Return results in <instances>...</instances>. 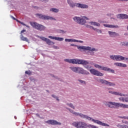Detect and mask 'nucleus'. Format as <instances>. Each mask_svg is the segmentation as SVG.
I'll return each instance as SVG.
<instances>
[{
    "label": "nucleus",
    "mask_w": 128,
    "mask_h": 128,
    "mask_svg": "<svg viewBox=\"0 0 128 128\" xmlns=\"http://www.w3.org/2000/svg\"><path fill=\"white\" fill-rule=\"evenodd\" d=\"M66 108V110H69V112H70L71 114H74V116H80V118H85L88 120H90L91 122H94V124H96L99 126H110V125H108V124L104 123L100 120H96L92 118H91L88 115H84L82 113L76 112L74 110L70 108Z\"/></svg>",
    "instance_id": "nucleus-1"
},
{
    "label": "nucleus",
    "mask_w": 128,
    "mask_h": 128,
    "mask_svg": "<svg viewBox=\"0 0 128 128\" xmlns=\"http://www.w3.org/2000/svg\"><path fill=\"white\" fill-rule=\"evenodd\" d=\"M64 62H69V64H83L85 66L88 64L90 62L86 60H80V59H65Z\"/></svg>",
    "instance_id": "nucleus-2"
},
{
    "label": "nucleus",
    "mask_w": 128,
    "mask_h": 128,
    "mask_svg": "<svg viewBox=\"0 0 128 128\" xmlns=\"http://www.w3.org/2000/svg\"><path fill=\"white\" fill-rule=\"evenodd\" d=\"M67 2L68 4L70 6V8H74V6H76V8H88V6L86 4L76 2L74 3L72 0H67Z\"/></svg>",
    "instance_id": "nucleus-3"
},
{
    "label": "nucleus",
    "mask_w": 128,
    "mask_h": 128,
    "mask_svg": "<svg viewBox=\"0 0 128 128\" xmlns=\"http://www.w3.org/2000/svg\"><path fill=\"white\" fill-rule=\"evenodd\" d=\"M70 68L72 72H76V74L86 75L90 74V72H88L86 70H84L82 68L71 66L70 67Z\"/></svg>",
    "instance_id": "nucleus-4"
},
{
    "label": "nucleus",
    "mask_w": 128,
    "mask_h": 128,
    "mask_svg": "<svg viewBox=\"0 0 128 128\" xmlns=\"http://www.w3.org/2000/svg\"><path fill=\"white\" fill-rule=\"evenodd\" d=\"M77 48L79 50L80 52H85V50H89L90 52H98V49L96 48H92L90 46H77Z\"/></svg>",
    "instance_id": "nucleus-5"
},
{
    "label": "nucleus",
    "mask_w": 128,
    "mask_h": 128,
    "mask_svg": "<svg viewBox=\"0 0 128 128\" xmlns=\"http://www.w3.org/2000/svg\"><path fill=\"white\" fill-rule=\"evenodd\" d=\"M72 126L76 128H87L88 124L84 122H74L72 123Z\"/></svg>",
    "instance_id": "nucleus-6"
},
{
    "label": "nucleus",
    "mask_w": 128,
    "mask_h": 128,
    "mask_svg": "<svg viewBox=\"0 0 128 128\" xmlns=\"http://www.w3.org/2000/svg\"><path fill=\"white\" fill-rule=\"evenodd\" d=\"M30 24L32 26V28L38 30H40V32L45 30L46 28L44 25L38 24L36 22H30Z\"/></svg>",
    "instance_id": "nucleus-7"
},
{
    "label": "nucleus",
    "mask_w": 128,
    "mask_h": 128,
    "mask_svg": "<svg viewBox=\"0 0 128 128\" xmlns=\"http://www.w3.org/2000/svg\"><path fill=\"white\" fill-rule=\"evenodd\" d=\"M96 80H97L98 82H99V84H106V86H116L114 83L109 82L108 81L105 80L97 78Z\"/></svg>",
    "instance_id": "nucleus-8"
},
{
    "label": "nucleus",
    "mask_w": 128,
    "mask_h": 128,
    "mask_svg": "<svg viewBox=\"0 0 128 128\" xmlns=\"http://www.w3.org/2000/svg\"><path fill=\"white\" fill-rule=\"evenodd\" d=\"M36 16L40 18L41 20H56L52 16H48L45 14H36Z\"/></svg>",
    "instance_id": "nucleus-9"
},
{
    "label": "nucleus",
    "mask_w": 128,
    "mask_h": 128,
    "mask_svg": "<svg viewBox=\"0 0 128 128\" xmlns=\"http://www.w3.org/2000/svg\"><path fill=\"white\" fill-rule=\"evenodd\" d=\"M73 20L75 22H77V24H81L82 26H84V24H86V20L82 18L76 16L73 18Z\"/></svg>",
    "instance_id": "nucleus-10"
},
{
    "label": "nucleus",
    "mask_w": 128,
    "mask_h": 128,
    "mask_svg": "<svg viewBox=\"0 0 128 128\" xmlns=\"http://www.w3.org/2000/svg\"><path fill=\"white\" fill-rule=\"evenodd\" d=\"M86 70H90V74H94V76H104V74L100 72V71L94 70V69H91L90 70V68L88 66L86 67Z\"/></svg>",
    "instance_id": "nucleus-11"
},
{
    "label": "nucleus",
    "mask_w": 128,
    "mask_h": 128,
    "mask_svg": "<svg viewBox=\"0 0 128 128\" xmlns=\"http://www.w3.org/2000/svg\"><path fill=\"white\" fill-rule=\"evenodd\" d=\"M118 103L112 102H105V105L108 108H114V106H118Z\"/></svg>",
    "instance_id": "nucleus-12"
},
{
    "label": "nucleus",
    "mask_w": 128,
    "mask_h": 128,
    "mask_svg": "<svg viewBox=\"0 0 128 128\" xmlns=\"http://www.w3.org/2000/svg\"><path fill=\"white\" fill-rule=\"evenodd\" d=\"M99 70H104L105 72H111L112 74H114V70L108 68L106 66H99Z\"/></svg>",
    "instance_id": "nucleus-13"
},
{
    "label": "nucleus",
    "mask_w": 128,
    "mask_h": 128,
    "mask_svg": "<svg viewBox=\"0 0 128 128\" xmlns=\"http://www.w3.org/2000/svg\"><path fill=\"white\" fill-rule=\"evenodd\" d=\"M46 124H52V126H60L62 124L61 122H58V121L54 120H49L46 121Z\"/></svg>",
    "instance_id": "nucleus-14"
},
{
    "label": "nucleus",
    "mask_w": 128,
    "mask_h": 128,
    "mask_svg": "<svg viewBox=\"0 0 128 128\" xmlns=\"http://www.w3.org/2000/svg\"><path fill=\"white\" fill-rule=\"evenodd\" d=\"M117 18L120 20H126L128 18V16L126 14H118Z\"/></svg>",
    "instance_id": "nucleus-15"
},
{
    "label": "nucleus",
    "mask_w": 128,
    "mask_h": 128,
    "mask_svg": "<svg viewBox=\"0 0 128 128\" xmlns=\"http://www.w3.org/2000/svg\"><path fill=\"white\" fill-rule=\"evenodd\" d=\"M103 26L106 28H120L118 26L114 24H104Z\"/></svg>",
    "instance_id": "nucleus-16"
},
{
    "label": "nucleus",
    "mask_w": 128,
    "mask_h": 128,
    "mask_svg": "<svg viewBox=\"0 0 128 128\" xmlns=\"http://www.w3.org/2000/svg\"><path fill=\"white\" fill-rule=\"evenodd\" d=\"M108 34L110 38H116V36H118V34L114 32L108 31Z\"/></svg>",
    "instance_id": "nucleus-17"
},
{
    "label": "nucleus",
    "mask_w": 128,
    "mask_h": 128,
    "mask_svg": "<svg viewBox=\"0 0 128 128\" xmlns=\"http://www.w3.org/2000/svg\"><path fill=\"white\" fill-rule=\"evenodd\" d=\"M114 66H120V68H126V66H128L126 64L118 62L114 63Z\"/></svg>",
    "instance_id": "nucleus-18"
},
{
    "label": "nucleus",
    "mask_w": 128,
    "mask_h": 128,
    "mask_svg": "<svg viewBox=\"0 0 128 128\" xmlns=\"http://www.w3.org/2000/svg\"><path fill=\"white\" fill-rule=\"evenodd\" d=\"M48 38H51V40H58V42H62L64 40V38L60 37H55L52 36H48Z\"/></svg>",
    "instance_id": "nucleus-19"
},
{
    "label": "nucleus",
    "mask_w": 128,
    "mask_h": 128,
    "mask_svg": "<svg viewBox=\"0 0 128 128\" xmlns=\"http://www.w3.org/2000/svg\"><path fill=\"white\" fill-rule=\"evenodd\" d=\"M42 40H44V42H46V44L49 45L54 44V42H52L50 39L46 38H42Z\"/></svg>",
    "instance_id": "nucleus-20"
},
{
    "label": "nucleus",
    "mask_w": 128,
    "mask_h": 128,
    "mask_svg": "<svg viewBox=\"0 0 128 128\" xmlns=\"http://www.w3.org/2000/svg\"><path fill=\"white\" fill-rule=\"evenodd\" d=\"M124 57L120 55H116V62H122L124 60Z\"/></svg>",
    "instance_id": "nucleus-21"
},
{
    "label": "nucleus",
    "mask_w": 128,
    "mask_h": 128,
    "mask_svg": "<svg viewBox=\"0 0 128 128\" xmlns=\"http://www.w3.org/2000/svg\"><path fill=\"white\" fill-rule=\"evenodd\" d=\"M123 108H128V105L122 103H118V107Z\"/></svg>",
    "instance_id": "nucleus-22"
},
{
    "label": "nucleus",
    "mask_w": 128,
    "mask_h": 128,
    "mask_svg": "<svg viewBox=\"0 0 128 128\" xmlns=\"http://www.w3.org/2000/svg\"><path fill=\"white\" fill-rule=\"evenodd\" d=\"M89 24L92 26H100V24L98 22H90Z\"/></svg>",
    "instance_id": "nucleus-23"
},
{
    "label": "nucleus",
    "mask_w": 128,
    "mask_h": 128,
    "mask_svg": "<svg viewBox=\"0 0 128 128\" xmlns=\"http://www.w3.org/2000/svg\"><path fill=\"white\" fill-rule=\"evenodd\" d=\"M20 38L21 40H24V42H27L30 43V40H28V39L26 37L23 36L22 34H21Z\"/></svg>",
    "instance_id": "nucleus-24"
},
{
    "label": "nucleus",
    "mask_w": 128,
    "mask_h": 128,
    "mask_svg": "<svg viewBox=\"0 0 128 128\" xmlns=\"http://www.w3.org/2000/svg\"><path fill=\"white\" fill-rule=\"evenodd\" d=\"M115 96H128V94H124L119 92H115Z\"/></svg>",
    "instance_id": "nucleus-25"
},
{
    "label": "nucleus",
    "mask_w": 128,
    "mask_h": 128,
    "mask_svg": "<svg viewBox=\"0 0 128 128\" xmlns=\"http://www.w3.org/2000/svg\"><path fill=\"white\" fill-rule=\"evenodd\" d=\"M50 12H55L56 14L58 12H60V10L56 8H52L50 9Z\"/></svg>",
    "instance_id": "nucleus-26"
},
{
    "label": "nucleus",
    "mask_w": 128,
    "mask_h": 128,
    "mask_svg": "<svg viewBox=\"0 0 128 128\" xmlns=\"http://www.w3.org/2000/svg\"><path fill=\"white\" fill-rule=\"evenodd\" d=\"M118 100L120 102H126V97H125V98H124V97L119 98Z\"/></svg>",
    "instance_id": "nucleus-27"
},
{
    "label": "nucleus",
    "mask_w": 128,
    "mask_h": 128,
    "mask_svg": "<svg viewBox=\"0 0 128 128\" xmlns=\"http://www.w3.org/2000/svg\"><path fill=\"white\" fill-rule=\"evenodd\" d=\"M65 42H74V39L66 38Z\"/></svg>",
    "instance_id": "nucleus-28"
},
{
    "label": "nucleus",
    "mask_w": 128,
    "mask_h": 128,
    "mask_svg": "<svg viewBox=\"0 0 128 128\" xmlns=\"http://www.w3.org/2000/svg\"><path fill=\"white\" fill-rule=\"evenodd\" d=\"M66 106H70V108H73V110H74V108H76V107L74 106V104L72 103H70V104L67 103Z\"/></svg>",
    "instance_id": "nucleus-29"
},
{
    "label": "nucleus",
    "mask_w": 128,
    "mask_h": 128,
    "mask_svg": "<svg viewBox=\"0 0 128 128\" xmlns=\"http://www.w3.org/2000/svg\"><path fill=\"white\" fill-rule=\"evenodd\" d=\"M110 58L111 60H116V55H110Z\"/></svg>",
    "instance_id": "nucleus-30"
},
{
    "label": "nucleus",
    "mask_w": 128,
    "mask_h": 128,
    "mask_svg": "<svg viewBox=\"0 0 128 128\" xmlns=\"http://www.w3.org/2000/svg\"><path fill=\"white\" fill-rule=\"evenodd\" d=\"M92 30H95V32H98V34H102V30H100V29L92 28Z\"/></svg>",
    "instance_id": "nucleus-31"
},
{
    "label": "nucleus",
    "mask_w": 128,
    "mask_h": 128,
    "mask_svg": "<svg viewBox=\"0 0 128 128\" xmlns=\"http://www.w3.org/2000/svg\"><path fill=\"white\" fill-rule=\"evenodd\" d=\"M25 74H28V76H30V74H32V72L30 70H26L25 72Z\"/></svg>",
    "instance_id": "nucleus-32"
},
{
    "label": "nucleus",
    "mask_w": 128,
    "mask_h": 128,
    "mask_svg": "<svg viewBox=\"0 0 128 128\" xmlns=\"http://www.w3.org/2000/svg\"><path fill=\"white\" fill-rule=\"evenodd\" d=\"M74 42H80V44H82V43H84V41L78 40H76L74 39Z\"/></svg>",
    "instance_id": "nucleus-33"
},
{
    "label": "nucleus",
    "mask_w": 128,
    "mask_h": 128,
    "mask_svg": "<svg viewBox=\"0 0 128 128\" xmlns=\"http://www.w3.org/2000/svg\"><path fill=\"white\" fill-rule=\"evenodd\" d=\"M52 98H56V100H58V102L60 101V100L58 99V96H56V95L52 94Z\"/></svg>",
    "instance_id": "nucleus-34"
},
{
    "label": "nucleus",
    "mask_w": 128,
    "mask_h": 128,
    "mask_svg": "<svg viewBox=\"0 0 128 128\" xmlns=\"http://www.w3.org/2000/svg\"><path fill=\"white\" fill-rule=\"evenodd\" d=\"M122 46H128V42H122Z\"/></svg>",
    "instance_id": "nucleus-35"
},
{
    "label": "nucleus",
    "mask_w": 128,
    "mask_h": 128,
    "mask_svg": "<svg viewBox=\"0 0 128 128\" xmlns=\"http://www.w3.org/2000/svg\"><path fill=\"white\" fill-rule=\"evenodd\" d=\"M124 124H123V125H120V124H118L116 126H117L118 128H124Z\"/></svg>",
    "instance_id": "nucleus-36"
},
{
    "label": "nucleus",
    "mask_w": 128,
    "mask_h": 128,
    "mask_svg": "<svg viewBox=\"0 0 128 128\" xmlns=\"http://www.w3.org/2000/svg\"><path fill=\"white\" fill-rule=\"evenodd\" d=\"M82 18H84V20H90V18H88V17L86 16H84L82 17Z\"/></svg>",
    "instance_id": "nucleus-37"
},
{
    "label": "nucleus",
    "mask_w": 128,
    "mask_h": 128,
    "mask_svg": "<svg viewBox=\"0 0 128 128\" xmlns=\"http://www.w3.org/2000/svg\"><path fill=\"white\" fill-rule=\"evenodd\" d=\"M79 82H80V84H86V82H84V80H78Z\"/></svg>",
    "instance_id": "nucleus-38"
},
{
    "label": "nucleus",
    "mask_w": 128,
    "mask_h": 128,
    "mask_svg": "<svg viewBox=\"0 0 128 128\" xmlns=\"http://www.w3.org/2000/svg\"><path fill=\"white\" fill-rule=\"evenodd\" d=\"M108 92L109 94H116V92L109 91Z\"/></svg>",
    "instance_id": "nucleus-39"
},
{
    "label": "nucleus",
    "mask_w": 128,
    "mask_h": 128,
    "mask_svg": "<svg viewBox=\"0 0 128 128\" xmlns=\"http://www.w3.org/2000/svg\"><path fill=\"white\" fill-rule=\"evenodd\" d=\"M86 27L88 28H92H92H94L92 26L90 25H88V24L86 26Z\"/></svg>",
    "instance_id": "nucleus-40"
},
{
    "label": "nucleus",
    "mask_w": 128,
    "mask_h": 128,
    "mask_svg": "<svg viewBox=\"0 0 128 128\" xmlns=\"http://www.w3.org/2000/svg\"><path fill=\"white\" fill-rule=\"evenodd\" d=\"M94 66L95 68H100V65H98V64H95L94 65Z\"/></svg>",
    "instance_id": "nucleus-41"
},
{
    "label": "nucleus",
    "mask_w": 128,
    "mask_h": 128,
    "mask_svg": "<svg viewBox=\"0 0 128 128\" xmlns=\"http://www.w3.org/2000/svg\"><path fill=\"white\" fill-rule=\"evenodd\" d=\"M41 0V2H43L46 3V2H48L49 0Z\"/></svg>",
    "instance_id": "nucleus-42"
},
{
    "label": "nucleus",
    "mask_w": 128,
    "mask_h": 128,
    "mask_svg": "<svg viewBox=\"0 0 128 128\" xmlns=\"http://www.w3.org/2000/svg\"><path fill=\"white\" fill-rule=\"evenodd\" d=\"M120 118H124V120H127L128 116H120Z\"/></svg>",
    "instance_id": "nucleus-43"
},
{
    "label": "nucleus",
    "mask_w": 128,
    "mask_h": 128,
    "mask_svg": "<svg viewBox=\"0 0 128 128\" xmlns=\"http://www.w3.org/2000/svg\"><path fill=\"white\" fill-rule=\"evenodd\" d=\"M36 38H40V40H42V38H44V36H40L38 35H36Z\"/></svg>",
    "instance_id": "nucleus-44"
},
{
    "label": "nucleus",
    "mask_w": 128,
    "mask_h": 128,
    "mask_svg": "<svg viewBox=\"0 0 128 128\" xmlns=\"http://www.w3.org/2000/svg\"><path fill=\"white\" fill-rule=\"evenodd\" d=\"M90 56H94V52H92V51L90 52Z\"/></svg>",
    "instance_id": "nucleus-45"
},
{
    "label": "nucleus",
    "mask_w": 128,
    "mask_h": 128,
    "mask_svg": "<svg viewBox=\"0 0 128 128\" xmlns=\"http://www.w3.org/2000/svg\"><path fill=\"white\" fill-rule=\"evenodd\" d=\"M30 80L32 82H36V79H34V78H30Z\"/></svg>",
    "instance_id": "nucleus-46"
},
{
    "label": "nucleus",
    "mask_w": 128,
    "mask_h": 128,
    "mask_svg": "<svg viewBox=\"0 0 128 128\" xmlns=\"http://www.w3.org/2000/svg\"><path fill=\"white\" fill-rule=\"evenodd\" d=\"M70 46H76V48H78V45H76L74 44H71Z\"/></svg>",
    "instance_id": "nucleus-47"
},
{
    "label": "nucleus",
    "mask_w": 128,
    "mask_h": 128,
    "mask_svg": "<svg viewBox=\"0 0 128 128\" xmlns=\"http://www.w3.org/2000/svg\"><path fill=\"white\" fill-rule=\"evenodd\" d=\"M20 24H22L23 26H26V24H24V22H19Z\"/></svg>",
    "instance_id": "nucleus-48"
},
{
    "label": "nucleus",
    "mask_w": 128,
    "mask_h": 128,
    "mask_svg": "<svg viewBox=\"0 0 128 128\" xmlns=\"http://www.w3.org/2000/svg\"><path fill=\"white\" fill-rule=\"evenodd\" d=\"M10 18H12V20H16V18H14V16H10Z\"/></svg>",
    "instance_id": "nucleus-49"
},
{
    "label": "nucleus",
    "mask_w": 128,
    "mask_h": 128,
    "mask_svg": "<svg viewBox=\"0 0 128 128\" xmlns=\"http://www.w3.org/2000/svg\"><path fill=\"white\" fill-rule=\"evenodd\" d=\"M124 128H128V125H124Z\"/></svg>",
    "instance_id": "nucleus-50"
},
{
    "label": "nucleus",
    "mask_w": 128,
    "mask_h": 128,
    "mask_svg": "<svg viewBox=\"0 0 128 128\" xmlns=\"http://www.w3.org/2000/svg\"><path fill=\"white\" fill-rule=\"evenodd\" d=\"M24 32H26V30H22V31H21V34H22V33Z\"/></svg>",
    "instance_id": "nucleus-51"
},
{
    "label": "nucleus",
    "mask_w": 128,
    "mask_h": 128,
    "mask_svg": "<svg viewBox=\"0 0 128 128\" xmlns=\"http://www.w3.org/2000/svg\"><path fill=\"white\" fill-rule=\"evenodd\" d=\"M54 48H56L58 49V47L57 46H54Z\"/></svg>",
    "instance_id": "nucleus-52"
},
{
    "label": "nucleus",
    "mask_w": 128,
    "mask_h": 128,
    "mask_svg": "<svg viewBox=\"0 0 128 128\" xmlns=\"http://www.w3.org/2000/svg\"><path fill=\"white\" fill-rule=\"evenodd\" d=\"M126 102H128V97H126Z\"/></svg>",
    "instance_id": "nucleus-53"
},
{
    "label": "nucleus",
    "mask_w": 128,
    "mask_h": 128,
    "mask_svg": "<svg viewBox=\"0 0 128 128\" xmlns=\"http://www.w3.org/2000/svg\"><path fill=\"white\" fill-rule=\"evenodd\" d=\"M25 26H26V28H30V26L26 24Z\"/></svg>",
    "instance_id": "nucleus-54"
},
{
    "label": "nucleus",
    "mask_w": 128,
    "mask_h": 128,
    "mask_svg": "<svg viewBox=\"0 0 128 128\" xmlns=\"http://www.w3.org/2000/svg\"><path fill=\"white\" fill-rule=\"evenodd\" d=\"M15 20H16L18 22H20V21L18 20H17V19Z\"/></svg>",
    "instance_id": "nucleus-55"
},
{
    "label": "nucleus",
    "mask_w": 128,
    "mask_h": 128,
    "mask_svg": "<svg viewBox=\"0 0 128 128\" xmlns=\"http://www.w3.org/2000/svg\"><path fill=\"white\" fill-rule=\"evenodd\" d=\"M125 124H128V122H125Z\"/></svg>",
    "instance_id": "nucleus-56"
},
{
    "label": "nucleus",
    "mask_w": 128,
    "mask_h": 128,
    "mask_svg": "<svg viewBox=\"0 0 128 128\" xmlns=\"http://www.w3.org/2000/svg\"><path fill=\"white\" fill-rule=\"evenodd\" d=\"M124 60H128V58H124Z\"/></svg>",
    "instance_id": "nucleus-57"
},
{
    "label": "nucleus",
    "mask_w": 128,
    "mask_h": 128,
    "mask_svg": "<svg viewBox=\"0 0 128 128\" xmlns=\"http://www.w3.org/2000/svg\"><path fill=\"white\" fill-rule=\"evenodd\" d=\"M124 34V36H128V33H125Z\"/></svg>",
    "instance_id": "nucleus-58"
},
{
    "label": "nucleus",
    "mask_w": 128,
    "mask_h": 128,
    "mask_svg": "<svg viewBox=\"0 0 128 128\" xmlns=\"http://www.w3.org/2000/svg\"><path fill=\"white\" fill-rule=\"evenodd\" d=\"M122 2H128V0H122Z\"/></svg>",
    "instance_id": "nucleus-59"
},
{
    "label": "nucleus",
    "mask_w": 128,
    "mask_h": 128,
    "mask_svg": "<svg viewBox=\"0 0 128 128\" xmlns=\"http://www.w3.org/2000/svg\"><path fill=\"white\" fill-rule=\"evenodd\" d=\"M119 0L120 2H122V0Z\"/></svg>",
    "instance_id": "nucleus-60"
},
{
    "label": "nucleus",
    "mask_w": 128,
    "mask_h": 128,
    "mask_svg": "<svg viewBox=\"0 0 128 128\" xmlns=\"http://www.w3.org/2000/svg\"><path fill=\"white\" fill-rule=\"evenodd\" d=\"M99 22H102V21H98Z\"/></svg>",
    "instance_id": "nucleus-61"
},
{
    "label": "nucleus",
    "mask_w": 128,
    "mask_h": 128,
    "mask_svg": "<svg viewBox=\"0 0 128 128\" xmlns=\"http://www.w3.org/2000/svg\"><path fill=\"white\" fill-rule=\"evenodd\" d=\"M14 118L15 120H16V116H14Z\"/></svg>",
    "instance_id": "nucleus-62"
},
{
    "label": "nucleus",
    "mask_w": 128,
    "mask_h": 128,
    "mask_svg": "<svg viewBox=\"0 0 128 128\" xmlns=\"http://www.w3.org/2000/svg\"><path fill=\"white\" fill-rule=\"evenodd\" d=\"M127 120H128V116H127Z\"/></svg>",
    "instance_id": "nucleus-63"
},
{
    "label": "nucleus",
    "mask_w": 128,
    "mask_h": 128,
    "mask_svg": "<svg viewBox=\"0 0 128 128\" xmlns=\"http://www.w3.org/2000/svg\"><path fill=\"white\" fill-rule=\"evenodd\" d=\"M20 86H22V84H20Z\"/></svg>",
    "instance_id": "nucleus-64"
}]
</instances>
